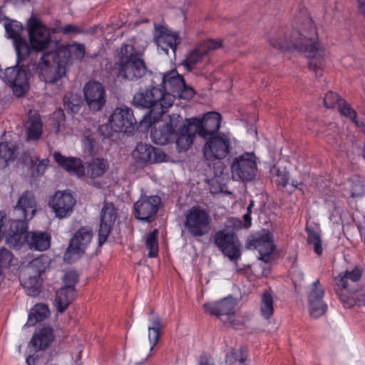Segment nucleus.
<instances>
[{
    "mask_svg": "<svg viewBox=\"0 0 365 365\" xmlns=\"http://www.w3.org/2000/svg\"><path fill=\"white\" fill-rule=\"evenodd\" d=\"M26 231V223L21 221L11 222L7 242L16 249L24 243H26L31 250L44 251L49 248L51 237L47 232Z\"/></svg>",
    "mask_w": 365,
    "mask_h": 365,
    "instance_id": "obj_3",
    "label": "nucleus"
},
{
    "mask_svg": "<svg viewBox=\"0 0 365 365\" xmlns=\"http://www.w3.org/2000/svg\"><path fill=\"white\" fill-rule=\"evenodd\" d=\"M336 9V1L333 0L329 4L326 5L325 6V12L327 14L332 15L334 10Z\"/></svg>",
    "mask_w": 365,
    "mask_h": 365,
    "instance_id": "obj_56",
    "label": "nucleus"
},
{
    "mask_svg": "<svg viewBox=\"0 0 365 365\" xmlns=\"http://www.w3.org/2000/svg\"><path fill=\"white\" fill-rule=\"evenodd\" d=\"M212 221L210 213L207 209L195 205L185 213L184 226L192 237H200L209 234Z\"/></svg>",
    "mask_w": 365,
    "mask_h": 365,
    "instance_id": "obj_6",
    "label": "nucleus"
},
{
    "mask_svg": "<svg viewBox=\"0 0 365 365\" xmlns=\"http://www.w3.org/2000/svg\"><path fill=\"white\" fill-rule=\"evenodd\" d=\"M338 110L342 115L350 118L357 127L361 128H365V124L364 123H361L357 120L356 111L344 101L341 103H339Z\"/></svg>",
    "mask_w": 365,
    "mask_h": 365,
    "instance_id": "obj_43",
    "label": "nucleus"
},
{
    "mask_svg": "<svg viewBox=\"0 0 365 365\" xmlns=\"http://www.w3.org/2000/svg\"><path fill=\"white\" fill-rule=\"evenodd\" d=\"M75 205L76 199L71 192L68 191L56 192L49 202V206L53 210L56 217L61 219L69 217Z\"/></svg>",
    "mask_w": 365,
    "mask_h": 365,
    "instance_id": "obj_19",
    "label": "nucleus"
},
{
    "mask_svg": "<svg viewBox=\"0 0 365 365\" xmlns=\"http://www.w3.org/2000/svg\"><path fill=\"white\" fill-rule=\"evenodd\" d=\"M185 81L176 71H171L165 73L163 77V91L165 95H170L173 97V103L175 98L176 93L184 86Z\"/></svg>",
    "mask_w": 365,
    "mask_h": 365,
    "instance_id": "obj_32",
    "label": "nucleus"
},
{
    "mask_svg": "<svg viewBox=\"0 0 365 365\" xmlns=\"http://www.w3.org/2000/svg\"><path fill=\"white\" fill-rule=\"evenodd\" d=\"M251 210H252V208L250 207H247V213L251 214Z\"/></svg>",
    "mask_w": 365,
    "mask_h": 365,
    "instance_id": "obj_64",
    "label": "nucleus"
},
{
    "mask_svg": "<svg viewBox=\"0 0 365 365\" xmlns=\"http://www.w3.org/2000/svg\"><path fill=\"white\" fill-rule=\"evenodd\" d=\"M36 211V201L31 192L26 191L20 196L14 210L15 219L11 222L21 221L27 224Z\"/></svg>",
    "mask_w": 365,
    "mask_h": 365,
    "instance_id": "obj_23",
    "label": "nucleus"
},
{
    "mask_svg": "<svg viewBox=\"0 0 365 365\" xmlns=\"http://www.w3.org/2000/svg\"><path fill=\"white\" fill-rule=\"evenodd\" d=\"M36 72L46 83H55L66 75V66L55 51H44L36 66Z\"/></svg>",
    "mask_w": 365,
    "mask_h": 365,
    "instance_id": "obj_5",
    "label": "nucleus"
},
{
    "mask_svg": "<svg viewBox=\"0 0 365 365\" xmlns=\"http://www.w3.org/2000/svg\"><path fill=\"white\" fill-rule=\"evenodd\" d=\"M316 26L306 10H302L289 27L272 31L267 36L269 44L281 51L292 49L307 53L309 67L317 76L322 75L324 51L317 39Z\"/></svg>",
    "mask_w": 365,
    "mask_h": 365,
    "instance_id": "obj_1",
    "label": "nucleus"
},
{
    "mask_svg": "<svg viewBox=\"0 0 365 365\" xmlns=\"http://www.w3.org/2000/svg\"><path fill=\"white\" fill-rule=\"evenodd\" d=\"M53 158L56 162L71 175L80 178L85 174V169L80 159L66 158L59 153H55Z\"/></svg>",
    "mask_w": 365,
    "mask_h": 365,
    "instance_id": "obj_33",
    "label": "nucleus"
},
{
    "mask_svg": "<svg viewBox=\"0 0 365 365\" xmlns=\"http://www.w3.org/2000/svg\"><path fill=\"white\" fill-rule=\"evenodd\" d=\"M44 271L39 259H33L21 275V284L29 296H36L39 294L41 285V274Z\"/></svg>",
    "mask_w": 365,
    "mask_h": 365,
    "instance_id": "obj_12",
    "label": "nucleus"
},
{
    "mask_svg": "<svg viewBox=\"0 0 365 365\" xmlns=\"http://www.w3.org/2000/svg\"><path fill=\"white\" fill-rule=\"evenodd\" d=\"M361 269L356 267L351 270H346L340 273L335 279L338 287L341 289H349L351 284L358 282L361 277Z\"/></svg>",
    "mask_w": 365,
    "mask_h": 365,
    "instance_id": "obj_36",
    "label": "nucleus"
},
{
    "mask_svg": "<svg viewBox=\"0 0 365 365\" xmlns=\"http://www.w3.org/2000/svg\"><path fill=\"white\" fill-rule=\"evenodd\" d=\"M324 293V288L321 284L319 279L315 280L312 284L308 294L309 314L313 318H319L327 312V305L323 300Z\"/></svg>",
    "mask_w": 365,
    "mask_h": 365,
    "instance_id": "obj_25",
    "label": "nucleus"
},
{
    "mask_svg": "<svg viewBox=\"0 0 365 365\" xmlns=\"http://www.w3.org/2000/svg\"><path fill=\"white\" fill-rule=\"evenodd\" d=\"M247 247L256 250L259 254V259L265 263L272 259V255L275 250L272 235L269 232L252 237L247 241Z\"/></svg>",
    "mask_w": 365,
    "mask_h": 365,
    "instance_id": "obj_22",
    "label": "nucleus"
},
{
    "mask_svg": "<svg viewBox=\"0 0 365 365\" xmlns=\"http://www.w3.org/2000/svg\"><path fill=\"white\" fill-rule=\"evenodd\" d=\"M221 115L217 112H209L204 115L202 119L190 118L197 134L205 138L218 131L220 128Z\"/></svg>",
    "mask_w": 365,
    "mask_h": 365,
    "instance_id": "obj_24",
    "label": "nucleus"
},
{
    "mask_svg": "<svg viewBox=\"0 0 365 365\" xmlns=\"http://www.w3.org/2000/svg\"><path fill=\"white\" fill-rule=\"evenodd\" d=\"M117 218L116 209L111 202H105L101 211V222L98 230L99 245L108 239Z\"/></svg>",
    "mask_w": 365,
    "mask_h": 365,
    "instance_id": "obj_27",
    "label": "nucleus"
},
{
    "mask_svg": "<svg viewBox=\"0 0 365 365\" xmlns=\"http://www.w3.org/2000/svg\"><path fill=\"white\" fill-rule=\"evenodd\" d=\"M345 186L350 189L349 193H344V196H348L350 195L351 197H355L360 196L363 192V185L360 181H356L355 182H347L345 184Z\"/></svg>",
    "mask_w": 365,
    "mask_h": 365,
    "instance_id": "obj_46",
    "label": "nucleus"
},
{
    "mask_svg": "<svg viewBox=\"0 0 365 365\" xmlns=\"http://www.w3.org/2000/svg\"><path fill=\"white\" fill-rule=\"evenodd\" d=\"M307 232L308 234L307 241L309 244L312 245L314 250L317 255H321L322 252L321 237L318 231L312 228L307 227Z\"/></svg>",
    "mask_w": 365,
    "mask_h": 365,
    "instance_id": "obj_44",
    "label": "nucleus"
},
{
    "mask_svg": "<svg viewBox=\"0 0 365 365\" xmlns=\"http://www.w3.org/2000/svg\"><path fill=\"white\" fill-rule=\"evenodd\" d=\"M78 31H79L78 28L73 24H68V25L65 26L63 28H62V32L64 34H69L71 33H76Z\"/></svg>",
    "mask_w": 365,
    "mask_h": 365,
    "instance_id": "obj_53",
    "label": "nucleus"
},
{
    "mask_svg": "<svg viewBox=\"0 0 365 365\" xmlns=\"http://www.w3.org/2000/svg\"><path fill=\"white\" fill-rule=\"evenodd\" d=\"M270 173L274 178V182L277 184L281 185L283 187L287 185L289 174L285 168L281 169L276 165H273L270 168Z\"/></svg>",
    "mask_w": 365,
    "mask_h": 365,
    "instance_id": "obj_45",
    "label": "nucleus"
},
{
    "mask_svg": "<svg viewBox=\"0 0 365 365\" xmlns=\"http://www.w3.org/2000/svg\"><path fill=\"white\" fill-rule=\"evenodd\" d=\"M161 200L157 195L141 196L134 204L135 216L137 219L150 222L157 214Z\"/></svg>",
    "mask_w": 365,
    "mask_h": 365,
    "instance_id": "obj_21",
    "label": "nucleus"
},
{
    "mask_svg": "<svg viewBox=\"0 0 365 365\" xmlns=\"http://www.w3.org/2000/svg\"><path fill=\"white\" fill-rule=\"evenodd\" d=\"M361 12L365 16V0H357Z\"/></svg>",
    "mask_w": 365,
    "mask_h": 365,
    "instance_id": "obj_58",
    "label": "nucleus"
},
{
    "mask_svg": "<svg viewBox=\"0 0 365 365\" xmlns=\"http://www.w3.org/2000/svg\"><path fill=\"white\" fill-rule=\"evenodd\" d=\"M274 312V300L272 293L266 290L261 297L260 302V313L261 315L266 319H269Z\"/></svg>",
    "mask_w": 365,
    "mask_h": 365,
    "instance_id": "obj_40",
    "label": "nucleus"
},
{
    "mask_svg": "<svg viewBox=\"0 0 365 365\" xmlns=\"http://www.w3.org/2000/svg\"><path fill=\"white\" fill-rule=\"evenodd\" d=\"M182 118L177 114L169 115L155 120L151 131V139L154 143L164 145L177 136V130L180 128Z\"/></svg>",
    "mask_w": 365,
    "mask_h": 365,
    "instance_id": "obj_7",
    "label": "nucleus"
},
{
    "mask_svg": "<svg viewBox=\"0 0 365 365\" xmlns=\"http://www.w3.org/2000/svg\"><path fill=\"white\" fill-rule=\"evenodd\" d=\"M214 243L231 261L240 259L242 245L234 232L226 230L217 232L214 236Z\"/></svg>",
    "mask_w": 365,
    "mask_h": 365,
    "instance_id": "obj_15",
    "label": "nucleus"
},
{
    "mask_svg": "<svg viewBox=\"0 0 365 365\" xmlns=\"http://www.w3.org/2000/svg\"><path fill=\"white\" fill-rule=\"evenodd\" d=\"M4 27L7 36L13 40L17 63H19L30 54V47L26 41L21 37L23 26L19 21L7 20Z\"/></svg>",
    "mask_w": 365,
    "mask_h": 365,
    "instance_id": "obj_17",
    "label": "nucleus"
},
{
    "mask_svg": "<svg viewBox=\"0 0 365 365\" xmlns=\"http://www.w3.org/2000/svg\"><path fill=\"white\" fill-rule=\"evenodd\" d=\"M199 365H214V364L207 358H202L199 362Z\"/></svg>",
    "mask_w": 365,
    "mask_h": 365,
    "instance_id": "obj_59",
    "label": "nucleus"
},
{
    "mask_svg": "<svg viewBox=\"0 0 365 365\" xmlns=\"http://www.w3.org/2000/svg\"><path fill=\"white\" fill-rule=\"evenodd\" d=\"M49 161L48 159H43L41 161H40L37 166V172H41V173H43Z\"/></svg>",
    "mask_w": 365,
    "mask_h": 365,
    "instance_id": "obj_55",
    "label": "nucleus"
},
{
    "mask_svg": "<svg viewBox=\"0 0 365 365\" xmlns=\"http://www.w3.org/2000/svg\"><path fill=\"white\" fill-rule=\"evenodd\" d=\"M76 289L62 287L57 292L54 301L55 307L60 313L63 312L73 301Z\"/></svg>",
    "mask_w": 365,
    "mask_h": 365,
    "instance_id": "obj_37",
    "label": "nucleus"
},
{
    "mask_svg": "<svg viewBox=\"0 0 365 365\" xmlns=\"http://www.w3.org/2000/svg\"><path fill=\"white\" fill-rule=\"evenodd\" d=\"M158 230H154L153 232L145 236V242L147 249L149 250L148 257H155L158 253Z\"/></svg>",
    "mask_w": 365,
    "mask_h": 365,
    "instance_id": "obj_41",
    "label": "nucleus"
},
{
    "mask_svg": "<svg viewBox=\"0 0 365 365\" xmlns=\"http://www.w3.org/2000/svg\"><path fill=\"white\" fill-rule=\"evenodd\" d=\"M54 118H59V121L58 122V125H57V130H60V126L63 123L64 121V113L62 110H57L54 112Z\"/></svg>",
    "mask_w": 365,
    "mask_h": 365,
    "instance_id": "obj_54",
    "label": "nucleus"
},
{
    "mask_svg": "<svg viewBox=\"0 0 365 365\" xmlns=\"http://www.w3.org/2000/svg\"><path fill=\"white\" fill-rule=\"evenodd\" d=\"M343 100L340 99L338 95L332 91L328 92L324 98V104L327 108H334L335 106L339 107V103Z\"/></svg>",
    "mask_w": 365,
    "mask_h": 365,
    "instance_id": "obj_47",
    "label": "nucleus"
},
{
    "mask_svg": "<svg viewBox=\"0 0 365 365\" xmlns=\"http://www.w3.org/2000/svg\"><path fill=\"white\" fill-rule=\"evenodd\" d=\"M226 226L228 227H232L234 230H238L242 228V222L240 220L232 217L227 220Z\"/></svg>",
    "mask_w": 365,
    "mask_h": 365,
    "instance_id": "obj_51",
    "label": "nucleus"
},
{
    "mask_svg": "<svg viewBox=\"0 0 365 365\" xmlns=\"http://www.w3.org/2000/svg\"><path fill=\"white\" fill-rule=\"evenodd\" d=\"M292 185L293 187H298L299 185H301V184H300V183H298V182H297V181H292Z\"/></svg>",
    "mask_w": 365,
    "mask_h": 365,
    "instance_id": "obj_62",
    "label": "nucleus"
},
{
    "mask_svg": "<svg viewBox=\"0 0 365 365\" xmlns=\"http://www.w3.org/2000/svg\"><path fill=\"white\" fill-rule=\"evenodd\" d=\"M14 158V148L8 143H0V168L6 167L8 163Z\"/></svg>",
    "mask_w": 365,
    "mask_h": 365,
    "instance_id": "obj_42",
    "label": "nucleus"
},
{
    "mask_svg": "<svg viewBox=\"0 0 365 365\" xmlns=\"http://www.w3.org/2000/svg\"><path fill=\"white\" fill-rule=\"evenodd\" d=\"M25 128L27 140H38L43 132L40 115L36 112L30 111Z\"/></svg>",
    "mask_w": 365,
    "mask_h": 365,
    "instance_id": "obj_34",
    "label": "nucleus"
},
{
    "mask_svg": "<svg viewBox=\"0 0 365 365\" xmlns=\"http://www.w3.org/2000/svg\"><path fill=\"white\" fill-rule=\"evenodd\" d=\"M162 329L163 325L161 324L160 317L150 312L149 324L148 327V339L150 342V353L141 361L135 363V365H142L150 356L153 349L158 342Z\"/></svg>",
    "mask_w": 365,
    "mask_h": 365,
    "instance_id": "obj_31",
    "label": "nucleus"
},
{
    "mask_svg": "<svg viewBox=\"0 0 365 365\" xmlns=\"http://www.w3.org/2000/svg\"><path fill=\"white\" fill-rule=\"evenodd\" d=\"M236 300L232 297H225L220 301L204 304L205 312L216 315L225 324L237 327L240 322L235 318Z\"/></svg>",
    "mask_w": 365,
    "mask_h": 365,
    "instance_id": "obj_8",
    "label": "nucleus"
},
{
    "mask_svg": "<svg viewBox=\"0 0 365 365\" xmlns=\"http://www.w3.org/2000/svg\"><path fill=\"white\" fill-rule=\"evenodd\" d=\"M253 206H254V201H253V200H252V201H250V205H249V206H248V207H251V208H252Z\"/></svg>",
    "mask_w": 365,
    "mask_h": 365,
    "instance_id": "obj_63",
    "label": "nucleus"
},
{
    "mask_svg": "<svg viewBox=\"0 0 365 365\" xmlns=\"http://www.w3.org/2000/svg\"><path fill=\"white\" fill-rule=\"evenodd\" d=\"M109 168V163L106 159L96 158L88 163L86 174L91 178L95 179L103 176Z\"/></svg>",
    "mask_w": 365,
    "mask_h": 365,
    "instance_id": "obj_38",
    "label": "nucleus"
},
{
    "mask_svg": "<svg viewBox=\"0 0 365 365\" xmlns=\"http://www.w3.org/2000/svg\"><path fill=\"white\" fill-rule=\"evenodd\" d=\"M111 128L115 132H127L137 123L132 110L122 106L116 108L109 118Z\"/></svg>",
    "mask_w": 365,
    "mask_h": 365,
    "instance_id": "obj_26",
    "label": "nucleus"
},
{
    "mask_svg": "<svg viewBox=\"0 0 365 365\" xmlns=\"http://www.w3.org/2000/svg\"><path fill=\"white\" fill-rule=\"evenodd\" d=\"M196 133L197 132L195 131L192 123L189 122V119H187L185 122H183L182 119L180 128L177 130L178 137L176 140V146L180 152L188 150L192 144Z\"/></svg>",
    "mask_w": 365,
    "mask_h": 365,
    "instance_id": "obj_30",
    "label": "nucleus"
},
{
    "mask_svg": "<svg viewBox=\"0 0 365 365\" xmlns=\"http://www.w3.org/2000/svg\"><path fill=\"white\" fill-rule=\"evenodd\" d=\"M53 339V330L50 327H44L33 336L30 344L35 351H38L47 348Z\"/></svg>",
    "mask_w": 365,
    "mask_h": 365,
    "instance_id": "obj_35",
    "label": "nucleus"
},
{
    "mask_svg": "<svg viewBox=\"0 0 365 365\" xmlns=\"http://www.w3.org/2000/svg\"><path fill=\"white\" fill-rule=\"evenodd\" d=\"M194 94V90L191 87L186 86L184 83L183 87L176 93L175 98L189 100L193 97Z\"/></svg>",
    "mask_w": 365,
    "mask_h": 365,
    "instance_id": "obj_49",
    "label": "nucleus"
},
{
    "mask_svg": "<svg viewBox=\"0 0 365 365\" xmlns=\"http://www.w3.org/2000/svg\"><path fill=\"white\" fill-rule=\"evenodd\" d=\"M257 169L254 153H245L233 159L231 164L232 177L235 180L250 181L255 178Z\"/></svg>",
    "mask_w": 365,
    "mask_h": 365,
    "instance_id": "obj_9",
    "label": "nucleus"
},
{
    "mask_svg": "<svg viewBox=\"0 0 365 365\" xmlns=\"http://www.w3.org/2000/svg\"><path fill=\"white\" fill-rule=\"evenodd\" d=\"M154 41L159 50L160 49L165 53L168 54L170 48L172 49L173 53H175L177 46L181 40L176 32L160 26L158 28L155 27Z\"/></svg>",
    "mask_w": 365,
    "mask_h": 365,
    "instance_id": "obj_28",
    "label": "nucleus"
},
{
    "mask_svg": "<svg viewBox=\"0 0 365 365\" xmlns=\"http://www.w3.org/2000/svg\"><path fill=\"white\" fill-rule=\"evenodd\" d=\"M55 52L58 56V58L67 66L72 59L82 61L86 54V48L83 43H73L62 46Z\"/></svg>",
    "mask_w": 365,
    "mask_h": 365,
    "instance_id": "obj_29",
    "label": "nucleus"
},
{
    "mask_svg": "<svg viewBox=\"0 0 365 365\" xmlns=\"http://www.w3.org/2000/svg\"><path fill=\"white\" fill-rule=\"evenodd\" d=\"M4 218V216L3 213L0 212V237H1V235H4V232L2 231Z\"/></svg>",
    "mask_w": 365,
    "mask_h": 365,
    "instance_id": "obj_60",
    "label": "nucleus"
},
{
    "mask_svg": "<svg viewBox=\"0 0 365 365\" xmlns=\"http://www.w3.org/2000/svg\"><path fill=\"white\" fill-rule=\"evenodd\" d=\"M340 298H341V302L344 304L345 307H351L355 304H357L359 306L365 304V299H361L357 298L356 296L354 298H352L351 299H347V300L344 299L342 296H340Z\"/></svg>",
    "mask_w": 365,
    "mask_h": 365,
    "instance_id": "obj_50",
    "label": "nucleus"
},
{
    "mask_svg": "<svg viewBox=\"0 0 365 365\" xmlns=\"http://www.w3.org/2000/svg\"><path fill=\"white\" fill-rule=\"evenodd\" d=\"M243 219L245 222V227L248 228L252 225V218H251V214L246 213L243 215Z\"/></svg>",
    "mask_w": 365,
    "mask_h": 365,
    "instance_id": "obj_57",
    "label": "nucleus"
},
{
    "mask_svg": "<svg viewBox=\"0 0 365 365\" xmlns=\"http://www.w3.org/2000/svg\"><path fill=\"white\" fill-rule=\"evenodd\" d=\"M246 356L243 354H240V357H238L237 354H235V359L238 360L241 364L245 360Z\"/></svg>",
    "mask_w": 365,
    "mask_h": 365,
    "instance_id": "obj_61",
    "label": "nucleus"
},
{
    "mask_svg": "<svg viewBox=\"0 0 365 365\" xmlns=\"http://www.w3.org/2000/svg\"><path fill=\"white\" fill-rule=\"evenodd\" d=\"M79 99L78 98H73V101H68L67 103V106L68 108L71 110L72 112L76 113L79 110Z\"/></svg>",
    "mask_w": 365,
    "mask_h": 365,
    "instance_id": "obj_52",
    "label": "nucleus"
},
{
    "mask_svg": "<svg viewBox=\"0 0 365 365\" xmlns=\"http://www.w3.org/2000/svg\"><path fill=\"white\" fill-rule=\"evenodd\" d=\"M83 93L90 110L98 111L105 106L106 93L104 86L101 83L95 81L88 82L83 88Z\"/></svg>",
    "mask_w": 365,
    "mask_h": 365,
    "instance_id": "obj_20",
    "label": "nucleus"
},
{
    "mask_svg": "<svg viewBox=\"0 0 365 365\" xmlns=\"http://www.w3.org/2000/svg\"><path fill=\"white\" fill-rule=\"evenodd\" d=\"M118 56V61L115 64L118 76L128 81H136L148 71L143 58V52L137 50L133 45H122Z\"/></svg>",
    "mask_w": 365,
    "mask_h": 365,
    "instance_id": "obj_2",
    "label": "nucleus"
},
{
    "mask_svg": "<svg viewBox=\"0 0 365 365\" xmlns=\"http://www.w3.org/2000/svg\"><path fill=\"white\" fill-rule=\"evenodd\" d=\"M49 314V309L47 305L38 304L31 310L29 318L25 326L31 327L37 322L44 320Z\"/></svg>",
    "mask_w": 365,
    "mask_h": 365,
    "instance_id": "obj_39",
    "label": "nucleus"
},
{
    "mask_svg": "<svg viewBox=\"0 0 365 365\" xmlns=\"http://www.w3.org/2000/svg\"><path fill=\"white\" fill-rule=\"evenodd\" d=\"M29 75L28 71L23 67L20 68L10 67L5 70L2 78L12 88L14 93L16 96L21 97L27 91Z\"/></svg>",
    "mask_w": 365,
    "mask_h": 365,
    "instance_id": "obj_18",
    "label": "nucleus"
},
{
    "mask_svg": "<svg viewBox=\"0 0 365 365\" xmlns=\"http://www.w3.org/2000/svg\"><path fill=\"white\" fill-rule=\"evenodd\" d=\"M221 46V40L209 39L203 41L187 54L183 61L184 66L188 71H191L197 66L206 63L208 61L207 56L209 53Z\"/></svg>",
    "mask_w": 365,
    "mask_h": 365,
    "instance_id": "obj_11",
    "label": "nucleus"
},
{
    "mask_svg": "<svg viewBox=\"0 0 365 365\" xmlns=\"http://www.w3.org/2000/svg\"><path fill=\"white\" fill-rule=\"evenodd\" d=\"M92 238V231L88 227H81L71 238L69 246L64 254V260L73 263L79 259L85 252L86 247Z\"/></svg>",
    "mask_w": 365,
    "mask_h": 365,
    "instance_id": "obj_14",
    "label": "nucleus"
},
{
    "mask_svg": "<svg viewBox=\"0 0 365 365\" xmlns=\"http://www.w3.org/2000/svg\"><path fill=\"white\" fill-rule=\"evenodd\" d=\"M133 102L137 107L151 108L150 113L155 118V115H162L173 106V97L165 95L162 88L152 87L136 93Z\"/></svg>",
    "mask_w": 365,
    "mask_h": 365,
    "instance_id": "obj_4",
    "label": "nucleus"
},
{
    "mask_svg": "<svg viewBox=\"0 0 365 365\" xmlns=\"http://www.w3.org/2000/svg\"><path fill=\"white\" fill-rule=\"evenodd\" d=\"M135 163L141 168L165 161V154L159 148L150 144L138 143L132 152Z\"/></svg>",
    "mask_w": 365,
    "mask_h": 365,
    "instance_id": "obj_16",
    "label": "nucleus"
},
{
    "mask_svg": "<svg viewBox=\"0 0 365 365\" xmlns=\"http://www.w3.org/2000/svg\"><path fill=\"white\" fill-rule=\"evenodd\" d=\"M232 149V140L225 134L210 137L205 143L203 153L208 160H221L226 158Z\"/></svg>",
    "mask_w": 365,
    "mask_h": 365,
    "instance_id": "obj_13",
    "label": "nucleus"
},
{
    "mask_svg": "<svg viewBox=\"0 0 365 365\" xmlns=\"http://www.w3.org/2000/svg\"><path fill=\"white\" fill-rule=\"evenodd\" d=\"M31 48L37 51H44L51 43L50 30L38 19L31 18L27 22Z\"/></svg>",
    "mask_w": 365,
    "mask_h": 365,
    "instance_id": "obj_10",
    "label": "nucleus"
},
{
    "mask_svg": "<svg viewBox=\"0 0 365 365\" xmlns=\"http://www.w3.org/2000/svg\"><path fill=\"white\" fill-rule=\"evenodd\" d=\"M78 274L75 271L67 272L63 277V286L62 287H69L75 289V285L78 282Z\"/></svg>",
    "mask_w": 365,
    "mask_h": 365,
    "instance_id": "obj_48",
    "label": "nucleus"
}]
</instances>
